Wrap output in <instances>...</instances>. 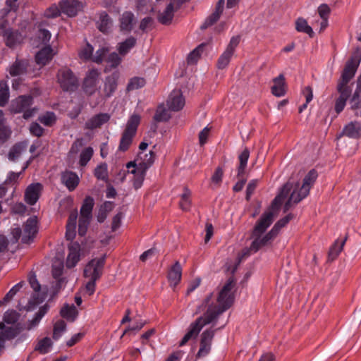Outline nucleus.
Here are the masks:
<instances>
[{
  "label": "nucleus",
  "instance_id": "1",
  "mask_svg": "<svg viewBox=\"0 0 361 361\" xmlns=\"http://www.w3.org/2000/svg\"><path fill=\"white\" fill-rule=\"evenodd\" d=\"M235 286L233 277H229L216 295L210 293L205 298L195 312L196 314L203 312L202 315L190 324L188 332L180 342V346L195 338L204 326L216 322L219 317L232 305Z\"/></svg>",
  "mask_w": 361,
  "mask_h": 361
},
{
  "label": "nucleus",
  "instance_id": "2",
  "mask_svg": "<svg viewBox=\"0 0 361 361\" xmlns=\"http://www.w3.org/2000/svg\"><path fill=\"white\" fill-rule=\"evenodd\" d=\"M360 61L361 54L360 50L357 49L347 61L337 85L339 97L336 100L335 110L338 114L343 110L346 101L351 94L352 89L348 85V83L354 77Z\"/></svg>",
  "mask_w": 361,
  "mask_h": 361
},
{
  "label": "nucleus",
  "instance_id": "3",
  "mask_svg": "<svg viewBox=\"0 0 361 361\" xmlns=\"http://www.w3.org/2000/svg\"><path fill=\"white\" fill-rule=\"evenodd\" d=\"M276 215L277 214L273 212V209L269 208L257 221L251 234V249L254 252H257L264 247L269 245L276 237L271 229L265 233L267 228L272 224Z\"/></svg>",
  "mask_w": 361,
  "mask_h": 361
},
{
  "label": "nucleus",
  "instance_id": "4",
  "mask_svg": "<svg viewBox=\"0 0 361 361\" xmlns=\"http://www.w3.org/2000/svg\"><path fill=\"white\" fill-rule=\"evenodd\" d=\"M300 187L301 183L298 182H293L291 180H289L281 188L279 194L274 198L273 200L271 207L269 209L273 212H276L278 214L279 209L282 202L285 200V199L289 196L287 202L284 204V212L289 210L293 205L298 204L300 201H295L292 199V196L294 193L300 194Z\"/></svg>",
  "mask_w": 361,
  "mask_h": 361
},
{
  "label": "nucleus",
  "instance_id": "5",
  "mask_svg": "<svg viewBox=\"0 0 361 361\" xmlns=\"http://www.w3.org/2000/svg\"><path fill=\"white\" fill-rule=\"evenodd\" d=\"M140 117L137 114H133L128 121L126 129L122 134L118 149L126 152L128 149L133 142V137L135 135L137 128L140 123Z\"/></svg>",
  "mask_w": 361,
  "mask_h": 361
},
{
  "label": "nucleus",
  "instance_id": "6",
  "mask_svg": "<svg viewBox=\"0 0 361 361\" xmlns=\"http://www.w3.org/2000/svg\"><path fill=\"white\" fill-rule=\"evenodd\" d=\"M32 104L31 96H20L11 101L9 106V111L13 114L23 113V118L28 119L35 114V109H30Z\"/></svg>",
  "mask_w": 361,
  "mask_h": 361
},
{
  "label": "nucleus",
  "instance_id": "7",
  "mask_svg": "<svg viewBox=\"0 0 361 361\" xmlns=\"http://www.w3.org/2000/svg\"><path fill=\"white\" fill-rule=\"evenodd\" d=\"M240 42V37L234 36L231 37L225 51L221 54L216 63L218 69H225L229 64L232 56H233L235 49Z\"/></svg>",
  "mask_w": 361,
  "mask_h": 361
},
{
  "label": "nucleus",
  "instance_id": "8",
  "mask_svg": "<svg viewBox=\"0 0 361 361\" xmlns=\"http://www.w3.org/2000/svg\"><path fill=\"white\" fill-rule=\"evenodd\" d=\"M57 81L61 87L66 91L73 90L78 85L77 78L67 68H63L58 71Z\"/></svg>",
  "mask_w": 361,
  "mask_h": 361
},
{
  "label": "nucleus",
  "instance_id": "9",
  "mask_svg": "<svg viewBox=\"0 0 361 361\" xmlns=\"http://www.w3.org/2000/svg\"><path fill=\"white\" fill-rule=\"evenodd\" d=\"M155 154L152 151L139 152L136 159L133 161L127 164L128 169L138 167L142 171H147L154 163Z\"/></svg>",
  "mask_w": 361,
  "mask_h": 361
},
{
  "label": "nucleus",
  "instance_id": "10",
  "mask_svg": "<svg viewBox=\"0 0 361 361\" xmlns=\"http://www.w3.org/2000/svg\"><path fill=\"white\" fill-rule=\"evenodd\" d=\"M104 262V257L92 259L85 267L84 276L97 280L102 274Z\"/></svg>",
  "mask_w": 361,
  "mask_h": 361
},
{
  "label": "nucleus",
  "instance_id": "11",
  "mask_svg": "<svg viewBox=\"0 0 361 361\" xmlns=\"http://www.w3.org/2000/svg\"><path fill=\"white\" fill-rule=\"evenodd\" d=\"M317 172L312 169L308 172V173L305 176L302 183H301L300 187V193L297 194L294 193L292 196V199L295 201H301L305 197H306L310 190L311 187L313 185L317 178Z\"/></svg>",
  "mask_w": 361,
  "mask_h": 361
},
{
  "label": "nucleus",
  "instance_id": "12",
  "mask_svg": "<svg viewBox=\"0 0 361 361\" xmlns=\"http://www.w3.org/2000/svg\"><path fill=\"white\" fill-rule=\"evenodd\" d=\"M100 75L101 73L97 69L92 68L87 71L83 81V89L87 94L91 95L96 92Z\"/></svg>",
  "mask_w": 361,
  "mask_h": 361
},
{
  "label": "nucleus",
  "instance_id": "13",
  "mask_svg": "<svg viewBox=\"0 0 361 361\" xmlns=\"http://www.w3.org/2000/svg\"><path fill=\"white\" fill-rule=\"evenodd\" d=\"M343 136L355 140L360 139L361 123L357 121L348 123L343 126L342 131L337 135V139H339Z\"/></svg>",
  "mask_w": 361,
  "mask_h": 361
},
{
  "label": "nucleus",
  "instance_id": "14",
  "mask_svg": "<svg viewBox=\"0 0 361 361\" xmlns=\"http://www.w3.org/2000/svg\"><path fill=\"white\" fill-rule=\"evenodd\" d=\"M61 12L70 17L75 16L83 8V4L78 0H65L60 3Z\"/></svg>",
  "mask_w": 361,
  "mask_h": 361
},
{
  "label": "nucleus",
  "instance_id": "15",
  "mask_svg": "<svg viewBox=\"0 0 361 361\" xmlns=\"http://www.w3.org/2000/svg\"><path fill=\"white\" fill-rule=\"evenodd\" d=\"M37 221L35 216L31 217L27 220L23 226L22 235V242L28 243L36 235L37 232Z\"/></svg>",
  "mask_w": 361,
  "mask_h": 361
},
{
  "label": "nucleus",
  "instance_id": "16",
  "mask_svg": "<svg viewBox=\"0 0 361 361\" xmlns=\"http://www.w3.org/2000/svg\"><path fill=\"white\" fill-rule=\"evenodd\" d=\"M42 185L39 183H32L27 186L25 192V201L30 204H35L39 200Z\"/></svg>",
  "mask_w": 361,
  "mask_h": 361
},
{
  "label": "nucleus",
  "instance_id": "17",
  "mask_svg": "<svg viewBox=\"0 0 361 361\" xmlns=\"http://www.w3.org/2000/svg\"><path fill=\"white\" fill-rule=\"evenodd\" d=\"M185 105V99L179 90H173L169 97L167 106L169 109L173 111L180 110Z\"/></svg>",
  "mask_w": 361,
  "mask_h": 361
},
{
  "label": "nucleus",
  "instance_id": "18",
  "mask_svg": "<svg viewBox=\"0 0 361 361\" xmlns=\"http://www.w3.org/2000/svg\"><path fill=\"white\" fill-rule=\"evenodd\" d=\"M182 277V267L178 261H176L171 266L168 271V281L171 286H176L180 281Z\"/></svg>",
  "mask_w": 361,
  "mask_h": 361
},
{
  "label": "nucleus",
  "instance_id": "19",
  "mask_svg": "<svg viewBox=\"0 0 361 361\" xmlns=\"http://www.w3.org/2000/svg\"><path fill=\"white\" fill-rule=\"evenodd\" d=\"M80 245L77 243H73L68 246V255L66 259V267L72 268L80 260Z\"/></svg>",
  "mask_w": 361,
  "mask_h": 361
},
{
  "label": "nucleus",
  "instance_id": "20",
  "mask_svg": "<svg viewBox=\"0 0 361 361\" xmlns=\"http://www.w3.org/2000/svg\"><path fill=\"white\" fill-rule=\"evenodd\" d=\"M5 23L6 22H4L1 25L2 30L1 33L5 38L6 45L8 47H13L21 41L22 37L18 32L5 30Z\"/></svg>",
  "mask_w": 361,
  "mask_h": 361
},
{
  "label": "nucleus",
  "instance_id": "21",
  "mask_svg": "<svg viewBox=\"0 0 361 361\" xmlns=\"http://www.w3.org/2000/svg\"><path fill=\"white\" fill-rule=\"evenodd\" d=\"M118 79V74L116 73H114L105 78L103 90L105 97H111L113 94V93L116 91L117 87Z\"/></svg>",
  "mask_w": 361,
  "mask_h": 361
},
{
  "label": "nucleus",
  "instance_id": "22",
  "mask_svg": "<svg viewBox=\"0 0 361 361\" xmlns=\"http://www.w3.org/2000/svg\"><path fill=\"white\" fill-rule=\"evenodd\" d=\"M109 119L110 116L106 113L94 115L85 123V128L90 130L99 128Z\"/></svg>",
  "mask_w": 361,
  "mask_h": 361
},
{
  "label": "nucleus",
  "instance_id": "23",
  "mask_svg": "<svg viewBox=\"0 0 361 361\" xmlns=\"http://www.w3.org/2000/svg\"><path fill=\"white\" fill-rule=\"evenodd\" d=\"M224 0H219L214 12L210 15L204 21V23L201 25V29L204 30L207 28L208 27L212 25L214 23H216L221 14L223 12L224 10Z\"/></svg>",
  "mask_w": 361,
  "mask_h": 361
},
{
  "label": "nucleus",
  "instance_id": "24",
  "mask_svg": "<svg viewBox=\"0 0 361 361\" xmlns=\"http://www.w3.org/2000/svg\"><path fill=\"white\" fill-rule=\"evenodd\" d=\"M54 54L50 47H45L36 54L35 61L38 65L44 66L51 60Z\"/></svg>",
  "mask_w": 361,
  "mask_h": 361
},
{
  "label": "nucleus",
  "instance_id": "25",
  "mask_svg": "<svg viewBox=\"0 0 361 361\" xmlns=\"http://www.w3.org/2000/svg\"><path fill=\"white\" fill-rule=\"evenodd\" d=\"M61 181L69 190L72 191L78 186L79 178L75 173L65 171L61 174Z\"/></svg>",
  "mask_w": 361,
  "mask_h": 361
},
{
  "label": "nucleus",
  "instance_id": "26",
  "mask_svg": "<svg viewBox=\"0 0 361 361\" xmlns=\"http://www.w3.org/2000/svg\"><path fill=\"white\" fill-rule=\"evenodd\" d=\"M135 19L133 13L124 12L120 18V29L123 32H130L133 27Z\"/></svg>",
  "mask_w": 361,
  "mask_h": 361
},
{
  "label": "nucleus",
  "instance_id": "27",
  "mask_svg": "<svg viewBox=\"0 0 361 361\" xmlns=\"http://www.w3.org/2000/svg\"><path fill=\"white\" fill-rule=\"evenodd\" d=\"M78 218L77 210H73L69 215L66 224V237L68 240H73L75 236V226Z\"/></svg>",
  "mask_w": 361,
  "mask_h": 361
},
{
  "label": "nucleus",
  "instance_id": "28",
  "mask_svg": "<svg viewBox=\"0 0 361 361\" xmlns=\"http://www.w3.org/2000/svg\"><path fill=\"white\" fill-rule=\"evenodd\" d=\"M176 4H173L172 2L169 3L165 6L163 12H159L158 15V20L164 25L169 24L173 17L174 6Z\"/></svg>",
  "mask_w": 361,
  "mask_h": 361
},
{
  "label": "nucleus",
  "instance_id": "29",
  "mask_svg": "<svg viewBox=\"0 0 361 361\" xmlns=\"http://www.w3.org/2000/svg\"><path fill=\"white\" fill-rule=\"evenodd\" d=\"M274 85L271 87V92L276 97H282L286 93L285 88V78L283 75H280L279 77L275 78L273 80Z\"/></svg>",
  "mask_w": 361,
  "mask_h": 361
},
{
  "label": "nucleus",
  "instance_id": "30",
  "mask_svg": "<svg viewBox=\"0 0 361 361\" xmlns=\"http://www.w3.org/2000/svg\"><path fill=\"white\" fill-rule=\"evenodd\" d=\"M16 335L15 329L12 327L6 328L4 323H0V351L4 347V341L13 338Z\"/></svg>",
  "mask_w": 361,
  "mask_h": 361
},
{
  "label": "nucleus",
  "instance_id": "31",
  "mask_svg": "<svg viewBox=\"0 0 361 361\" xmlns=\"http://www.w3.org/2000/svg\"><path fill=\"white\" fill-rule=\"evenodd\" d=\"M129 173L133 174V186L134 188L137 190L142 185L145 173L146 171H142L138 167L133 168L130 171H129Z\"/></svg>",
  "mask_w": 361,
  "mask_h": 361
},
{
  "label": "nucleus",
  "instance_id": "32",
  "mask_svg": "<svg viewBox=\"0 0 361 361\" xmlns=\"http://www.w3.org/2000/svg\"><path fill=\"white\" fill-rule=\"evenodd\" d=\"M98 29L102 32H107L112 27V20L109 16L103 12L99 15V19L97 23Z\"/></svg>",
  "mask_w": 361,
  "mask_h": 361
},
{
  "label": "nucleus",
  "instance_id": "33",
  "mask_svg": "<svg viewBox=\"0 0 361 361\" xmlns=\"http://www.w3.org/2000/svg\"><path fill=\"white\" fill-rule=\"evenodd\" d=\"M53 343L50 338L45 337L39 339L35 348V350L39 352L40 354H46L49 352L52 348Z\"/></svg>",
  "mask_w": 361,
  "mask_h": 361
},
{
  "label": "nucleus",
  "instance_id": "34",
  "mask_svg": "<svg viewBox=\"0 0 361 361\" xmlns=\"http://www.w3.org/2000/svg\"><path fill=\"white\" fill-rule=\"evenodd\" d=\"M27 145V144L26 142H19L15 145L8 153V159L11 161L16 160L23 152H25Z\"/></svg>",
  "mask_w": 361,
  "mask_h": 361
},
{
  "label": "nucleus",
  "instance_id": "35",
  "mask_svg": "<svg viewBox=\"0 0 361 361\" xmlns=\"http://www.w3.org/2000/svg\"><path fill=\"white\" fill-rule=\"evenodd\" d=\"M27 63L24 61H16L9 68V73L11 76H18L26 72Z\"/></svg>",
  "mask_w": 361,
  "mask_h": 361
},
{
  "label": "nucleus",
  "instance_id": "36",
  "mask_svg": "<svg viewBox=\"0 0 361 361\" xmlns=\"http://www.w3.org/2000/svg\"><path fill=\"white\" fill-rule=\"evenodd\" d=\"M171 116L169 112V110L161 104L157 107L154 116V120L156 122H166L171 118Z\"/></svg>",
  "mask_w": 361,
  "mask_h": 361
},
{
  "label": "nucleus",
  "instance_id": "37",
  "mask_svg": "<svg viewBox=\"0 0 361 361\" xmlns=\"http://www.w3.org/2000/svg\"><path fill=\"white\" fill-rule=\"evenodd\" d=\"M250 157V151L247 148L243 149L238 157L239 166L238 168V176H241L245 173V169L247 166V161Z\"/></svg>",
  "mask_w": 361,
  "mask_h": 361
},
{
  "label": "nucleus",
  "instance_id": "38",
  "mask_svg": "<svg viewBox=\"0 0 361 361\" xmlns=\"http://www.w3.org/2000/svg\"><path fill=\"white\" fill-rule=\"evenodd\" d=\"M136 44V39L133 37H130L124 42L118 44V50L121 55L126 54Z\"/></svg>",
  "mask_w": 361,
  "mask_h": 361
},
{
  "label": "nucleus",
  "instance_id": "39",
  "mask_svg": "<svg viewBox=\"0 0 361 361\" xmlns=\"http://www.w3.org/2000/svg\"><path fill=\"white\" fill-rule=\"evenodd\" d=\"M61 315L69 320V321H74L78 315V310H76L75 307L72 305H65L61 310Z\"/></svg>",
  "mask_w": 361,
  "mask_h": 361
},
{
  "label": "nucleus",
  "instance_id": "40",
  "mask_svg": "<svg viewBox=\"0 0 361 361\" xmlns=\"http://www.w3.org/2000/svg\"><path fill=\"white\" fill-rule=\"evenodd\" d=\"M346 238L339 242L336 240L334 244L331 247L329 252V259L331 261L334 260L340 252L343 250V247L345 243Z\"/></svg>",
  "mask_w": 361,
  "mask_h": 361
},
{
  "label": "nucleus",
  "instance_id": "41",
  "mask_svg": "<svg viewBox=\"0 0 361 361\" xmlns=\"http://www.w3.org/2000/svg\"><path fill=\"white\" fill-rule=\"evenodd\" d=\"M295 28L297 31L305 32L310 37H312L314 35V32L312 28L308 25L306 20L300 18L295 22Z\"/></svg>",
  "mask_w": 361,
  "mask_h": 361
},
{
  "label": "nucleus",
  "instance_id": "42",
  "mask_svg": "<svg viewBox=\"0 0 361 361\" xmlns=\"http://www.w3.org/2000/svg\"><path fill=\"white\" fill-rule=\"evenodd\" d=\"M94 206V200L91 197H87L80 209L81 216L92 217V211Z\"/></svg>",
  "mask_w": 361,
  "mask_h": 361
},
{
  "label": "nucleus",
  "instance_id": "43",
  "mask_svg": "<svg viewBox=\"0 0 361 361\" xmlns=\"http://www.w3.org/2000/svg\"><path fill=\"white\" fill-rule=\"evenodd\" d=\"M9 99V89L6 81H0V106H4Z\"/></svg>",
  "mask_w": 361,
  "mask_h": 361
},
{
  "label": "nucleus",
  "instance_id": "44",
  "mask_svg": "<svg viewBox=\"0 0 361 361\" xmlns=\"http://www.w3.org/2000/svg\"><path fill=\"white\" fill-rule=\"evenodd\" d=\"M191 192L188 188H184L183 193L180 196V207L183 211H188L191 206Z\"/></svg>",
  "mask_w": 361,
  "mask_h": 361
},
{
  "label": "nucleus",
  "instance_id": "45",
  "mask_svg": "<svg viewBox=\"0 0 361 361\" xmlns=\"http://www.w3.org/2000/svg\"><path fill=\"white\" fill-rule=\"evenodd\" d=\"M215 334V330L209 328L204 330L200 336V344L212 346V341Z\"/></svg>",
  "mask_w": 361,
  "mask_h": 361
},
{
  "label": "nucleus",
  "instance_id": "46",
  "mask_svg": "<svg viewBox=\"0 0 361 361\" xmlns=\"http://www.w3.org/2000/svg\"><path fill=\"white\" fill-rule=\"evenodd\" d=\"M145 85V80L143 78L135 77L130 80L128 86V91H133L142 87Z\"/></svg>",
  "mask_w": 361,
  "mask_h": 361
},
{
  "label": "nucleus",
  "instance_id": "47",
  "mask_svg": "<svg viewBox=\"0 0 361 361\" xmlns=\"http://www.w3.org/2000/svg\"><path fill=\"white\" fill-rule=\"evenodd\" d=\"M206 44H201L196 49H195L188 56V63H195L200 59L201 53L203 51L204 48L206 47Z\"/></svg>",
  "mask_w": 361,
  "mask_h": 361
},
{
  "label": "nucleus",
  "instance_id": "48",
  "mask_svg": "<svg viewBox=\"0 0 361 361\" xmlns=\"http://www.w3.org/2000/svg\"><path fill=\"white\" fill-rule=\"evenodd\" d=\"M92 217L80 215L78 233L82 236L85 235Z\"/></svg>",
  "mask_w": 361,
  "mask_h": 361
},
{
  "label": "nucleus",
  "instance_id": "49",
  "mask_svg": "<svg viewBox=\"0 0 361 361\" xmlns=\"http://www.w3.org/2000/svg\"><path fill=\"white\" fill-rule=\"evenodd\" d=\"M66 324L64 321L59 320L56 322L54 326L53 338L55 340L59 339L66 331Z\"/></svg>",
  "mask_w": 361,
  "mask_h": 361
},
{
  "label": "nucleus",
  "instance_id": "50",
  "mask_svg": "<svg viewBox=\"0 0 361 361\" xmlns=\"http://www.w3.org/2000/svg\"><path fill=\"white\" fill-rule=\"evenodd\" d=\"M93 51L94 48L87 43L80 49L79 52V56L83 60H90L92 61Z\"/></svg>",
  "mask_w": 361,
  "mask_h": 361
},
{
  "label": "nucleus",
  "instance_id": "51",
  "mask_svg": "<svg viewBox=\"0 0 361 361\" xmlns=\"http://www.w3.org/2000/svg\"><path fill=\"white\" fill-rule=\"evenodd\" d=\"M4 113L0 110V140L4 141L11 135L10 129L4 124Z\"/></svg>",
  "mask_w": 361,
  "mask_h": 361
},
{
  "label": "nucleus",
  "instance_id": "52",
  "mask_svg": "<svg viewBox=\"0 0 361 361\" xmlns=\"http://www.w3.org/2000/svg\"><path fill=\"white\" fill-rule=\"evenodd\" d=\"M39 121L47 126H52L56 121V115L53 112H47L39 117Z\"/></svg>",
  "mask_w": 361,
  "mask_h": 361
},
{
  "label": "nucleus",
  "instance_id": "53",
  "mask_svg": "<svg viewBox=\"0 0 361 361\" xmlns=\"http://www.w3.org/2000/svg\"><path fill=\"white\" fill-rule=\"evenodd\" d=\"M93 155V149L90 147H86L83 149L80 156L79 164L81 166H85L87 162L91 159Z\"/></svg>",
  "mask_w": 361,
  "mask_h": 361
},
{
  "label": "nucleus",
  "instance_id": "54",
  "mask_svg": "<svg viewBox=\"0 0 361 361\" xmlns=\"http://www.w3.org/2000/svg\"><path fill=\"white\" fill-rule=\"evenodd\" d=\"M351 109L355 111V116L361 117V99L359 100L357 91H355L352 99H350Z\"/></svg>",
  "mask_w": 361,
  "mask_h": 361
},
{
  "label": "nucleus",
  "instance_id": "55",
  "mask_svg": "<svg viewBox=\"0 0 361 361\" xmlns=\"http://www.w3.org/2000/svg\"><path fill=\"white\" fill-rule=\"evenodd\" d=\"M293 218V215L292 214H288L284 218L279 220L271 228L274 233L277 235L280 229L284 227Z\"/></svg>",
  "mask_w": 361,
  "mask_h": 361
},
{
  "label": "nucleus",
  "instance_id": "56",
  "mask_svg": "<svg viewBox=\"0 0 361 361\" xmlns=\"http://www.w3.org/2000/svg\"><path fill=\"white\" fill-rule=\"evenodd\" d=\"M47 306H43V307H40L39 311L36 313L35 317L30 322V323L28 326V329H32V328L36 326L39 324L41 319L47 313Z\"/></svg>",
  "mask_w": 361,
  "mask_h": 361
},
{
  "label": "nucleus",
  "instance_id": "57",
  "mask_svg": "<svg viewBox=\"0 0 361 361\" xmlns=\"http://www.w3.org/2000/svg\"><path fill=\"white\" fill-rule=\"evenodd\" d=\"M25 285L24 281H20L16 285H15L4 297V300L8 302H10L13 297L16 295V293L23 288Z\"/></svg>",
  "mask_w": 361,
  "mask_h": 361
},
{
  "label": "nucleus",
  "instance_id": "58",
  "mask_svg": "<svg viewBox=\"0 0 361 361\" xmlns=\"http://www.w3.org/2000/svg\"><path fill=\"white\" fill-rule=\"evenodd\" d=\"M94 176L101 180H106L108 177L107 166L106 164H102L97 166L94 170Z\"/></svg>",
  "mask_w": 361,
  "mask_h": 361
},
{
  "label": "nucleus",
  "instance_id": "59",
  "mask_svg": "<svg viewBox=\"0 0 361 361\" xmlns=\"http://www.w3.org/2000/svg\"><path fill=\"white\" fill-rule=\"evenodd\" d=\"M108 51L109 49L106 47L99 48L97 50L95 54H93L92 61L97 63H100Z\"/></svg>",
  "mask_w": 361,
  "mask_h": 361
},
{
  "label": "nucleus",
  "instance_id": "60",
  "mask_svg": "<svg viewBox=\"0 0 361 361\" xmlns=\"http://www.w3.org/2000/svg\"><path fill=\"white\" fill-rule=\"evenodd\" d=\"M18 318V314L15 310H8L4 313V322L7 324L15 323Z\"/></svg>",
  "mask_w": 361,
  "mask_h": 361
},
{
  "label": "nucleus",
  "instance_id": "61",
  "mask_svg": "<svg viewBox=\"0 0 361 361\" xmlns=\"http://www.w3.org/2000/svg\"><path fill=\"white\" fill-rule=\"evenodd\" d=\"M61 11L56 5H52L46 10L44 16L47 18H56L59 16Z\"/></svg>",
  "mask_w": 361,
  "mask_h": 361
},
{
  "label": "nucleus",
  "instance_id": "62",
  "mask_svg": "<svg viewBox=\"0 0 361 361\" xmlns=\"http://www.w3.org/2000/svg\"><path fill=\"white\" fill-rule=\"evenodd\" d=\"M121 61V59L115 52L111 53L107 59V62L111 68L117 67L120 64Z\"/></svg>",
  "mask_w": 361,
  "mask_h": 361
},
{
  "label": "nucleus",
  "instance_id": "63",
  "mask_svg": "<svg viewBox=\"0 0 361 361\" xmlns=\"http://www.w3.org/2000/svg\"><path fill=\"white\" fill-rule=\"evenodd\" d=\"M317 11H318V13L321 18H327V19L329 18V16L330 14L331 9L327 4H323L320 5L318 7Z\"/></svg>",
  "mask_w": 361,
  "mask_h": 361
},
{
  "label": "nucleus",
  "instance_id": "64",
  "mask_svg": "<svg viewBox=\"0 0 361 361\" xmlns=\"http://www.w3.org/2000/svg\"><path fill=\"white\" fill-rule=\"evenodd\" d=\"M30 131L33 135L40 137L43 135L44 129L38 123H32L30 126Z\"/></svg>",
  "mask_w": 361,
  "mask_h": 361
}]
</instances>
